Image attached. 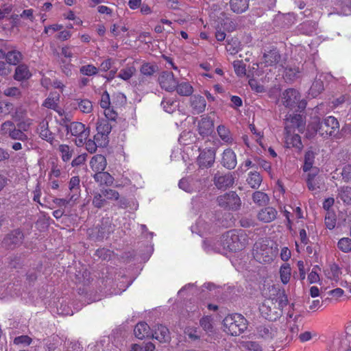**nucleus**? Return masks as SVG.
Wrapping results in <instances>:
<instances>
[{"label":"nucleus","mask_w":351,"mask_h":351,"mask_svg":"<svg viewBox=\"0 0 351 351\" xmlns=\"http://www.w3.org/2000/svg\"><path fill=\"white\" fill-rule=\"evenodd\" d=\"M80 178L78 176H73L71 178L69 183V188L70 190V199L77 200L80 195Z\"/></svg>","instance_id":"aec40b11"},{"label":"nucleus","mask_w":351,"mask_h":351,"mask_svg":"<svg viewBox=\"0 0 351 351\" xmlns=\"http://www.w3.org/2000/svg\"><path fill=\"white\" fill-rule=\"evenodd\" d=\"M31 75L28 66L25 64H20L16 68L14 77L17 81H22L29 79Z\"/></svg>","instance_id":"c85d7f7f"},{"label":"nucleus","mask_w":351,"mask_h":351,"mask_svg":"<svg viewBox=\"0 0 351 351\" xmlns=\"http://www.w3.org/2000/svg\"><path fill=\"white\" fill-rule=\"evenodd\" d=\"M258 334L263 338H272L274 337L273 331L265 326H260L257 328Z\"/></svg>","instance_id":"5fc2aeb1"},{"label":"nucleus","mask_w":351,"mask_h":351,"mask_svg":"<svg viewBox=\"0 0 351 351\" xmlns=\"http://www.w3.org/2000/svg\"><path fill=\"white\" fill-rule=\"evenodd\" d=\"M221 164L229 169H234L237 164V156L235 153L230 149H227L222 154Z\"/></svg>","instance_id":"dca6fc26"},{"label":"nucleus","mask_w":351,"mask_h":351,"mask_svg":"<svg viewBox=\"0 0 351 351\" xmlns=\"http://www.w3.org/2000/svg\"><path fill=\"white\" fill-rule=\"evenodd\" d=\"M282 102L290 109L302 110L306 106V102L300 99V95L295 89H287L282 93Z\"/></svg>","instance_id":"423d86ee"},{"label":"nucleus","mask_w":351,"mask_h":351,"mask_svg":"<svg viewBox=\"0 0 351 351\" xmlns=\"http://www.w3.org/2000/svg\"><path fill=\"white\" fill-rule=\"evenodd\" d=\"M5 58L10 64L16 65L22 60V54L21 52L14 50L5 54Z\"/></svg>","instance_id":"ea45409f"},{"label":"nucleus","mask_w":351,"mask_h":351,"mask_svg":"<svg viewBox=\"0 0 351 351\" xmlns=\"http://www.w3.org/2000/svg\"><path fill=\"white\" fill-rule=\"evenodd\" d=\"M38 132L43 139L49 143L53 141V133L49 130L48 121L47 120L44 119L40 123L38 128Z\"/></svg>","instance_id":"393cba45"},{"label":"nucleus","mask_w":351,"mask_h":351,"mask_svg":"<svg viewBox=\"0 0 351 351\" xmlns=\"http://www.w3.org/2000/svg\"><path fill=\"white\" fill-rule=\"evenodd\" d=\"M152 337L160 342H168L170 340V335L168 328L162 325L157 326L155 328Z\"/></svg>","instance_id":"412c9836"},{"label":"nucleus","mask_w":351,"mask_h":351,"mask_svg":"<svg viewBox=\"0 0 351 351\" xmlns=\"http://www.w3.org/2000/svg\"><path fill=\"white\" fill-rule=\"evenodd\" d=\"M338 248L344 253L351 252V239L348 237L341 238L337 243Z\"/></svg>","instance_id":"c03bdc74"},{"label":"nucleus","mask_w":351,"mask_h":351,"mask_svg":"<svg viewBox=\"0 0 351 351\" xmlns=\"http://www.w3.org/2000/svg\"><path fill=\"white\" fill-rule=\"evenodd\" d=\"M324 89L323 82L320 80H316L313 82L308 92V95L312 97H316Z\"/></svg>","instance_id":"a19ab883"},{"label":"nucleus","mask_w":351,"mask_h":351,"mask_svg":"<svg viewBox=\"0 0 351 351\" xmlns=\"http://www.w3.org/2000/svg\"><path fill=\"white\" fill-rule=\"evenodd\" d=\"M250 0H230L231 10L237 14L245 12L249 8Z\"/></svg>","instance_id":"a878e982"},{"label":"nucleus","mask_w":351,"mask_h":351,"mask_svg":"<svg viewBox=\"0 0 351 351\" xmlns=\"http://www.w3.org/2000/svg\"><path fill=\"white\" fill-rule=\"evenodd\" d=\"M98 71L99 69L93 64H86L80 69V73L87 76L95 75L98 73Z\"/></svg>","instance_id":"de8ad7c7"},{"label":"nucleus","mask_w":351,"mask_h":351,"mask_svg":"<svg viewBox=\"0 0 351 351\" xmlns=\"http://www.w3.org/2000/svg\"><path fill=\"white\" fill-rule=\"evenodd\" d=\"M263 59L264 62L261 64H264L265 66H273L279 62L280 56L277 50L273 49L265 53Z\"/></svg>","instance_id":"bb28decb"},{"label":"nucleus","mask_w":351,"mask_h":351,"mask_svg":"<svg viewBox=\"0 0 351 351\" xmlns=\"http://www.w3.org/2000/svg\"><path fill=\"white\" fill-rule=\"evenodd\" d=\"M103 195L107 199L112 200H117L119 197V193L113 189H106L103 191Z\"/></svg>","instance_id":"052dcab7"},{"label":"nucleus","mask_w":351,"mask_h":351,"mask_svg":"<svg viewBox=\"0 0 351 351\" xmlns=\"http://www.w3.org/2000/svg\"><path fill=\"white\" fill-rule=\"evenodd\" d=\"M216 186L219 189H223L230 186L234 183V178L230 173L222 175L217 173L214 178Z\"/></svg>","instance_id":"a211bd4d"},{"label":"nucleus","mask_w":351,"mask_h":351,"mask_svg":"<svg viewBox=\"0 0 351 351\" xmlns=\"http://www.w3.org/2000/svg\"><path fill=\"white\" fill-rule=\"evenodd\" d=\"M247 242L246 234L243 232L239 233L235 230L226 232L221 239L223 248L230 252L242 250L245 247Z\"/></svg>","instance_id":"7ed1b4c3"},{"label":"nucleus","mask_w":351,"mask_h":351,"mask_svg":"<svg viewBox=\"0 0 351 351\" xmlns=\"http://www.w3.org/2000/svg\"><path fill=\"white\" fill-rule=\"evenodd\" d=\"M287 134L285 136V144L287 147H295L298 149H301L302 144L300 136L297 134H291L289 130H286Z\"/></svg>","instance_id":"4be33fe9"},{"label":"nucleus","mask_w":351,"mask_h":351,"mask_svg":"<svg viewBox=\"0 0 351 351\" xmlns=\"http://www.w3.org/2000/svg\"><path fill=\"white\" fill-rule=\"evenodd\" d=\"M111 128L112 127L107 120L101 119L97 123V133L94 136L95 140L101 139L107 144V136L111 132Z\"/></svg>","instance_id":"9b49d317"},{"label":"nucleus","mask_w":351,"mask_h":351,"mask_svg":"<svg viewBox=\"0 0 351 351\" xmlns=\"http://www.w3.org/2000/svg\"><path fill=\"white\" fill-rule=\"evenodd\" d=\"M14 106L12 103L5 101H0V114L7 115L14 112Z\"/></svg>","instance_id":"49530a36"},{"label":"nucleus","mask_w":351,"mask_h":351,"mask_svg":"<svg viewBox=\"0 0 351 351\" xmlns=\"http://www.w3.org/2000/svg\"><path fill=\"white\" fill-rule=\"evenodd\" d=\"M23 234L19 230H16L13 231L11 234H8L5 239L8 244H13L16 245L22 242Z\"/></svg>","instance_id":"c9c22d12"},{"label":"nucleus","mask_w":351,"mask_h":351,"mask_svg":"<svg viewBox=\"0 0 351 351\" xmlns=\"http://www.w3.org/2000/svg\"><path fill=\"white\" fill-rule=\"evenodd\" d=\"M200 325L206 331H210L212 328L211 318L205 317L200 320Z\"/></svg>","instance_id":"69168bd1"},{"label":"nucleus","mask_w":351,"mask_h":351,"mask_svg":"<svg viewBox=\"0 0 351 351\" xmlns=\"http://www.w3.org/2000/svg\"><path fill=\"white\" fill-rule=\"evenodd\" d=\"M156 66L149 63H145L141 68V73L144 75H152L156 71Z\"/></svg>","instance_id":"3c124183"},{"label":"nucleus","mask_w":351,"mask_h":351,"mask_svg":"<svg viewBox=\"0 0 351 351\" xmlns=\"http://www.w3.org/2000/svg\"><path fill=\"white\" fill-rule=\"evenodd\" d=\"M158 82L160 87L168 92L176 90L177 80L171 72H162L158 77Z\"/></svg>","instance_id":"9d476101"},{"label":"nucleus","mask_w":351,"mask_h":351,"mask_svg":"<svg viewBox=\"0 0 351 351\" xmlns=\"http://www.w3.org/2000/svg\"><path fill=\"white\" fill-rule=\"evenodd\" d=\"M308 131L313 134L319 133L323 137L335 136L339 130V123L337 119L333 116H328L320 121L316 118L308 125Z\"/></svg>","instance_id":"f03ea898"},{"label":"nucleus","mask_w":351,"mask_h":351,"mask_svg":"<svg viewBox=\"0 0 351 351\" xmlns=\"http://www.w3.org/2000/svg\"><path fill=\"white\" fill-rule=\"evenodd\" d=\"M291 269L289 264H284L280 267V277L281 282L286 285L287 284L291 278Z\"/></svg>","instance_id":"4c0bfd02"},{"label":"nucleus","mask_w":351,"mask_h":351,"mask_svg":"<svg viewBox=\"0 0 351 351\" xmlns=\"http://www.w3.org/2000/svg\"><path fill=\"white\" fill-rule=\"evenodd\" d=\"M191 107L194 113L199 114L204 111L206 106L205 99L200 95H193L190 99Z\"/></svg>","instance_id":"6ab92c4d"},{"label":"nucleus","mask_w":351,"mask_h":351,"mask_svg":"<svg viewBox=\"0 0 351 351\" xmlns=\"http://www.w3.org/2000/svg\"><path fill=\"white\" fill-rule=\"evenodd\" d=\"M219 204L221 206L236 210L241 205V200L235 192H230L217 198Z\"/></svg>","instance_id":"1a4fd4ad"},{"label":"nucleus","mask_w":351,"mask_h":351,"mask_svg":"<svg viewBox=\"0 0 351 351\" xmlns=\"http://www.w3.org/2000/svg\"><path fill=\"white\" fill-rule=\"evenodd\" d=\"M84 143L86 150L91 154L96 152L98 146H105L106 145V142L102 141L101 139H98V141L89 139L86 141Z\"/></svg>","instance_id":"79ce46f5"},{"label":"nucleus","mask_w":351,"mask_h":351,"mask_svg":"<svg viewBox=\"0 0 351 351\" xmlns=\"http://www.w3.org/2000/svg\"><path fill=\"white\" fill-rule=\"evenodd\" d=\"M73 106L75 109L86 114L90 113L93 109L92 102L87 99H76L74 101Z\"/></svg>","instance_id":"b1692460"},{"label":"nucleus","mask_w":351,"mask_h":351,"mask_svg":"<svg viewBox=\"0 0 351 351\" xmlns=\"http://www.w3.org/2000/svg\"><path fill=\"white\" fill-rule=\"evenodd\" d=\"M176 90L181 96H189L193 93V88L188 82H182L180 83L177 82Z\"/></svg>","instance_id":"7c9ffc66"},{"label":"nucleus","mask_w":351,"mask_h":351,"mask_svg":"<svg viewBox=\"0 0 351 351\" xmlns=\"http://www.w3.org/2000/svg\"><path fill=\"white\" fill-rule=\"evenodd\" d=\"M201 185L202 183L199 180L191 178H182L178 184L180 189L190 193L199 191Z\"/></svg>","instance_id":"ddd939ff"},{"label":"nucleus","mask_w":351,"mask_h":351,"mask_svg":"<svg viewBox=\"0 0 351 351\" xmlns=\"http://www.w3.org/2000/svg\"><path fill=\"white\" fill-rule=\"evenodd\" d=\"M215 154L212 149H206L201 152L199 154L197 162L201 167H210L215 161Z\"/></svg>","instance_id":"f3484780"},{"label":"nucleus","mask_w":351,"mask_h":351,"mask_svg":"<svg viewBox=\"0 0 351 351\" xmlns=\"http://www.w3.org/2000/svg\"><path fill=\"white\" fill-rule=\"evenodd\" d=\"M134 332L138 339H143L149 336L150 328L145 322H140L136 325Z\"/></svg>","instance_id":"cd10ccee"},{"label":"nucleus","mask_w":351,"mask_h":351,"mask_svg":"<svg viewBox=\"0 0 351 351\" xmlns=\"http://www.w3.org/2000/svg\"><path fill=\"white\" fill-rule=\"evenodd\" d=\"M278 215V211L271 206H267L261 209L258 214V219L263 223H270L274 221Z\"/></svg>","instance_id":"4468645a"},{"label":"nucleus","mask_w":351,"mask_h":351,"mask_svg":"<svg viewBox=\"0 0 351 351\" xmlns=\"http://www.w3.org/2000/svg\"><path fill=\"white\" fill-rule=\"evenodd\" d=\"M14 123L10 121H7L1 124L0 133L4 135H9L12 130L14 129Z\"/></svg>","instance_id":"864d4df0"},{"label":"nucleus","mask_w":351,"mask_h":351,"mask_svg":"<svg viewBox=\"0 0 351 351\" xmlns=\"http://www.w3.org/2000/svg\"><path fill=\"white\" fill-rule=\"evenodd\" d=\"M90 165L92 169L95 172L104 171L106 167V158L101 154L95 155L91 158Z\"/></svg>","instance_id":"5701e85b"},{"label":"nucleus","mask_w":351,"mask_h":351,"mask_svg":"<svg viewBox=\"0 0 351 351\" xmlns=\"http://www.w3.org/2000/svg\"><path fill=\"white\" fill-rule=\"evenodd\" d=\"M341 175L345 182H351V165L343 167Z\"/></svg>","instance_id":"338daca9"},{"label":"nucleus","mask_w":351,"mask_h":351,"mask_svg":"<svg viewBox=\"0 0 351 351\" xmlns=\"http://www.w3.org/2000/svg\"><path fill=\"white\" fill-rule=\"evenodd\" d=\"M249 85L256 93H263L265 90L264 86L255 79H250L249 80Z\"/></svg>","instance_id":"6e6d98bb"},{"label":"nucleus","mask_w":351,"mask_h":351,"mask_svg":"<svg viewBox=\"0 0 351 351\" xmlns=\"http://www.w3.org/2000/svg\"><path fill=\"white\" fill-rule=\"evenodd\" d=\"M58 151L60 153L61 158L64 162L69 161L73 154V148L67 145H60Z\"/></svg>","instance_id":"f704fd0d"},{"label":"nucleus","mask_w":351,"mask_h":351,"mask_svg":"<svg viewBox=\"0 0 351 351\" xmlns=\"http://www.w3.org/2000/svg\"><path fill=\"white\" fill-rule=\"evenodd\" d=\"M247 182L252 189H258L262 182V177L259 173L251 171L248 174Z\"/></svg>","instance_id":"473e14b6"},{"label":"nucleus","mask_w":351,"mask_h":351,"mask_svg":"<svg viewBox=\"0 0 351 351\" xmlns=\"http://www.w3.org/2000/svg\"><path fill=\"white\" fill-rule=\"evenodd\" d=\"M59 99V94L56 93H51L44 101L43 105L47 108L55 110L58 107Z\"/></svg>","instance_id":"72a5a7b5"},{"label":"nucleus","mask_w":351,"mask_h":351,"mask_svg":"<svg viewBox=\"0 0 351 351\" xmlns=\"http://www.w3.org/2000/svg\"><path fill=\"white\" fill-rule=\"evenodd\" d=\"M26 114V111L21 107L16 108L14 110V112L12 113V117L16 121H20L22 119L24 116Z\"/></svg>","instance_id":"bf43d9fd"},{"label":"nucleus","mask_w":351,"mask_h":351,"mask_svg":"<svg viewBox=\"0 0 351 351\" xmlns=\"http://www.w3.org/2000/svg\"><path fill=\"white\" fill-rule=\"evenodd\" d=\"M3 94L7 97H19L21 91L17 87H9L4 90Z\"/></svg>","instance_id":"13d9d810"},{"label":"nucleus","mask_w":351,"mask_h":351,"mask_svg":"<svg viewBox=\"0 0 351 351\" xmlns=\"http://www.w3.org/2000/svg\"><path fill=\"white\" fill-rule=\"evenodd\" d=\"M233 66L234 71L238 75H242L245 73V67L241 60L234 61Z\"/></svg>","instance_id":"4d7b16f0"},{"label":"nucleus","mask_w":351,"mask_h":351,"mask_svg":"<svg viewBox=\"0 0 351 351\" xmlns=\"http://www.w3.org/2000/svg\"><path fill=\"white\" fill-rule=\"evenodd\" d=\"M247 326L246 319L241 314L228 315L223 319L224 331L232 336L243 333Z\"/></svg>","instance_id":"20e7f679"},{"label":"nucleus","mask_w":351,"mask_h":351,"mask_svg":"<svg viewBox=\"0 0 351 351\" xmlns=\"http://www.w3.org/2000/svg\"><path fill=\"white\" fill-rule=\"evenodd\" d=\"M315 153L311 150H308L306 152L304 156V164L303 166L304 171L306 172L308 171H313Z\"/></svg>","instance_id":"e433bc0d"},{"label":"nucleus","mask_w":351,"mask_h":351,"mask_svg":"<svg viewBox=\"0 0 351 351\" xmlns=\"http://www.w3.org/2000/svg\"><path fill=\"white\" fill-rule=\"evenodd\" d=\"M8 136L12 139L21 141H25L27 138L26 134H25L20 128L16 129L15 125Z\"/></svg>","instance_id":"8fccbe9b"},{"label":"nucleus","mask_w":351,"mask_h":351,"mask_svg":"<svg viewBox=\"0 0 351 351\" xmlns=\"http://www.w3.org/2000/svg\"><path fill=\"white\" fill-rule=\"evenodd\" d=\"M217 133L222 141L227 143H232V137L229 130L224 125L217 127Z\"/></svg>","instance_id":"58836bf2"},{"label":"nucleus","mask_w":351,"mask_h":351,"mask_svg":"<svg viewBox=\"0 0 351 351\" xmlns=\"http://www.w3.org/2000/svg\"><path fill=\"white\" fill-rule=\"evenodd\" d=\"M67 130L76 137L75 144L80 147L84 144L90 135V130L81 122H72L67 126Z\"/></svg>","instance_id":"0eeeda50"},{"label":"nucleus","mask_w":351,"mask_h":351,"mask_svg":"<svg viewBox=\"0 0 351 351\" xmlns=\"http://www.w3.org/2000/svg\"><path fill=\"white\" fill-rule=\"evenodd\" d=\"M325 224L327 228L332 230L336 226V216L332 212L328 211L325 217Z\"/></svg>","instance_id":"09e8293b"},{"label":"nucleus","mask_w":351,"mask_h":351,"mask_svg":"<svg viewBox=\"0 0 351 351\" xmlns=\"http://www.w3.org/2000/svg\"><path fill=\"white\" fill-rule=\"evenodd\" d=\"M136 72V67L133 64H128L120 70L117 77L124 81H128L133 77Z\"/></svg>","instance_id":"2f4dec72"},{"label":"nucleus","mask_w":351,"mask_h":351,"mask_svg":"<svg viewBox=\"0 0 351 351\" xmlns=\"http://www.w3.org/2000/svg\"><path fill=\"white\" fill-rule=\"evenodd\" d=\"M288 300L283 293H279L276 298H267L259 307L263 317L269 321H275L282 315V308L287 306Z\"/></svg>","instance_id":"f257e3e1"},{"label":"nucleus","mask_w":351,"mask_h":351,"mask_svg":"<svg viewBox=\"0 0 351 351\" xmlns=\"http://www.w3.org/2000/svg\"><path fill=\"white\" fill-rule=\"evenodd\" d=\"M304 122L302 115L293 114L289 115L285 120V130L297 128L299 132H302L304 129Z\"/></svg>","instance_id":"f8f14e48"},{"label":"nucleus","mask_w":351,"mask_h":351,"mask_svg":"<svg viewBox=\"0 0 351 351\" xmlns=\"http://www.w3.org/2000/svg\"><path fill=\"white\" fill-rule=\"evenodd\" d=\"M306 184L309 191L314 193H317L325 186L324 178L318 175L317 169H313L308 173L306 178Z\"/></svg>","instance_id":"6e6552de"},{"label":"nucleus","mask_w":351,"mask_h":351,"mask_svg":"<svg viewBox=\"0 0 351 351\" xmlns=\"http://www.w3.org/2000/svg\"><path fill=\"white\" fill-rule=\"evenodd\" d=\"M110 105V95L106 91V92L103 93V94L101 96L100 106L102 108H106L107 107H109Z\"/></svg>","instance_id":"0e129e2a"},{"label":"nucleus","mask_w":351,"mask_h":351,"mask_svg":"<svg viewBox=\"0 0 351 351\" xmlns=\"http://www.w3.org/2000/svg\"><path fill=\"white\" fill-rule=\"evenodd\" d=\"M93 177L95 180L100 184L111 185L113 183L112 176L104 171H97Z\"/></svg>","instance_id":"c756f323"},{"label":"nucleus","mask_w":351,"mask_h":351,"mask_svg":"<svg viewBox=\"0 0 351 351\" xmlns=\"http://www.w3.org/2000/svg\"><path fill=\"white\" fill-rule=\"evenodd\" d=\"M32 124V119H26L22 121L20 120V122L18 123V127L23 131H27Z\"/></svg>","instance_id":"e2e57ef3"},{"label":"nucleus","mask_w":351,"mask_h":351,"mask_svg":"<svg viewBox=\"0 0 351 351\" xmlns=\"http://www.w3.org/2000/svg\"><path fill=\"white\" fill-rule=\"evenodd\" d=\"M278 253L276 245H269L263 242H257L254 245L253 255L254 258L261 263H268L274 260Z\"/></svg>","instance_id":"39448f33"},{"label":"nucleus","mask_w":351,"mask_h":351,"mask_svg":"<svg viewBox=\"0 0 351 351\" xmlns=\"http://www.w3.org/2000/svg\"><path fill=\"white\" fill-rule=\"evenodd\" d=\"M253 200L259 205L266 204L269 199L267 195L262 191H256L253 193Z\"/></svg>","instance_id":"a18cd8bd"},{"label":"nucleus","mask_w":351,"mask_h":351,"mask_svg":"<svg viewBox=\"0 0 351 351\" xmlns=\"http://www.w3.org/2000/svg\"><path fill=\"white\" fill-rule=\"evenodd\" d=\"M299 69L295 67L287 68L285 71V78L288 80H293L298 77Z\"/></svg>","instance_id":"603ef678"},{"label":"nucleus","mask_w":351,"mask_h":351,"mask_svg":"<svg viewBox=\"0 0 351 351\" xmlns=\"http://www.w3.org/2000/svg\"><path fill=\"white\" fill-rule=\"evenodd\" d=\"M213 121L208 116L202 117L198 121L197 129L200 135L208 136L213 131Z\"/></svg>","instance_id":"2eb2a0df"},{"label":"nucleus","mask_w":351,"mask_h":351,"mask_svg":"<svg viewBox=\"0 0 351 351\" xmlns=\"http://www.w3.org/2000/svg\"><path fill=\"white\" fill-rule=\"evenodd\" d=\"M245 348L250 351H262V347L254 341L246 342L245 343Z\"/></svg>","instance_id":"774afa93"},{"label":"nucleus","mask_w":351,"mask_h":351,"mask_svg":"<svg viewBox=\"0 0 351 351\" xmlns=\"http://www.w3.org/2000/svg\"><path fill=\"white\" fill-rule=\"evenodd\" d=\"M127 31L128 28L125 26H123L122 27L119 28V27L116 24L112 25L110 27V33L114 37L120 36L121 32H125Z\"/></svg>","instance_id":"680f3d73"},{"label":"nucleus","mask_w":351,"mask_h":351,"mask_svg":"<svg viewBox=\"0 0 351 351\" xmlns=\"http://www.w3.org/2000/svg\"><path fill=\"white\" fill-rule=\"evenodd\" d=\"M339 198L346 204H351V187H341L339 190Z\"/></svg>","instance_id":"37998d69"}]
</instances>
